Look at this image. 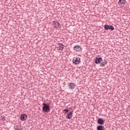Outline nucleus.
Segmentation results:
<instances>
[{"mask_svg":"<svg viewBox=\"0 0 130 130\" xmlns=\"http://www.w3.org/2000/svg\"><path fill=\"white\" fill-rule=\"evenodd\" d=\"M43 111H44L45 112H49L50 109V106L49 105L45 104V103H43Z\"/></svg>","mask_w":130,"mask_h":130,"instance_id":"obj_1","label":"nucleus"},{"mask_svg":"<svg viewBox=\"0 0 130 130\" xmlns=\"http://www.w3.org/2000/svg\"><path fill=\"white\" fill-rule=\"evenodd\" d=\"M81 59L79 57H74L73 59V62L75 64H79L80 63V61Z\"/></svg>","mask_w":130,"mask_h":130,"instance_id":"obj_2","label":"nucleus"},{"mask_svg":"<svg viewBox=\"0 0 130 130\" xmlns=\"http://www.w3.org/2000/svg\"><path fill=\"white\" fill-rule=\"evenodd\" d=\"M68 86L69 87V89L71 90H74L75 89V87H76V84H75L74 83H70L68 84Z\"/></svg>","mask_w":130,"mask_h":130,"instance_id":"obj_3","label":"nucleus"},{"mask_svg":"<svg viewBox=\"0 0 130 130\" xmlns=\"http://www.w3.org/2000/svg\"><path fill=\"white\" fill-rule=\"evenodd\" d=\"M53 26L55 29H57L59 27V22L57 21H53Z\"/></svg>","mask_w":130,"mask_h":130,"instance_id":"obj_4","label":"nucleus"},{"mask_svg":"<svg viewBox=\"0 0 130 130\" xmlns=\"http://www.w3.org/2000/svg\"><path fill=\"white\" fill-rule=\"evenodd\" d=\"M103 60V59H102V58H96L95 60V63H96V64H98V63H101Z\"/></svg>","mask_w":130,"mask_h":130,"instance_id":"obj_5","label":"nucleus"},{"mask_svg":"<svg viewBox=\"0 0 130 130\" xmlns=\"http://www.w3.org/2000/svg\"><path fill=\"white\" fill-rule=\"evenodd\" d=\"M73 49L75 50V51L79 52V51H81V47L77 45L73 47Z\"/></svg>","mask_w":130,"mask_h":130,"instance_id":"obj_6","label":"nucleus"},{"mask_svg":"<svg viewBox=\"0 0 130 130\" xmlns=\"http://www.w3.org/2000/svg\"><path fill=\"white\" fill-rule=\"evenodd\" d=\"M57 50H62L63 49V45L62 44H59L57 47Z\"/></svg>","mask_w":130,"mask_h":130,"instance_id":"obj_7","label":"nucleus"},{"mask_svg":"<svg viewBox=\"0 0 130 130\" xmlns=\"http://www.w3.org/2000/svg\"><path fill=\"white\" fill-rule=\"evenodd\" d=\"M72 117H73V112H70L69 113L67 114L66 118H67V119H71Z\"/></svg>","mask_w":130,"mask_h":130,"instance_id":"obj_8","label":"nucleus"},{"mask_svg":"<svg viewBox=\"0 0 130 130\" xmlns=\"http://www.w3.org/2000/svg\"><path fill=\"white\" fill-rule=\"evenodd\" d=\"M27 119V115L26 114H22L21 115V120L24 121Z\"/></svg>","mask_w":130,"mask_h":130,"instance_id":"obj_9","label":"nucleus"},{"mask_svg":"<svg viewBox=\"0 0 130 130\" xmlns=\"http://www.w3.org/2000/svg\"><path fill=\"white\" fill-rule=\"evenodd\" d=\"M98 123L99 124H103L104 123V120L102 118H100L98 120Z\"/></svg>","mask_w":130,"mask_h":130,"instance_id":"obj_10","label":"nucleus"},{"mask_svg":"<svg viewBox=\"0 0 130 130\" xmlns=\"http://www.w3.org/2000/svg\"><path fill=\"white\" fill-rule=\"evenodd\" d=\"M106 64H107V61L106 60L101 62V67H105Z\"/></svg>","mask_w":130,"mask_h":130,"instance_id":"obj_11","label":"nucleus"},{"mask_svg":"<svg viewBox=\"0 0 130 130\" xmlns=\"http://www.w3.org/2000/svg\"><path fill=\"white\" fill-rule=\"evenodd\" d=\"M126 3L125 0H119V4L120 5H124Z\"/></svg>","mask_w":130,"mask_h":130,"instance_id":"obj_12","label":"nucleus"},{"mask_svg":"<svg viewBox=\"0 0 130 130\" xmlns=\"http://www.w3.org/2000/svg\"><path fill=\"white\" fill-rule=\"evenodd\" d=\"M98 130H104V127L102 125H99L97 127Z\"/></svg>","mask_w":130,"mask_h":130,"instance_id":"obj_13","label":"nucleus"},{"mask_svg":"<svg viewBox=\"0 0 130 130\" xmlns=\"http://www.w3.org/2000/svg\"><path fill=\"white\" fill-rule=\"evenodd\" d=\"M109 28H110V25H108L107 24L105 25L104 28L105 29V30H108Z\"/></svg>","mask_w":130,"mask_h":130,"instance_id":"obj_14","label":"nucleus"},{"mask_svg":"<svg viewBox=\"0 0 130 130\" xmlns=\"http://www.w3.org/2000/svg\"><path fill=\"white\" fill-rule=\"evenodd\" d=\"M109 29H110V30H114V27L112 25H110Z\"/></svg>","mask_w":130,"mask_h":130,"instance_id":"obj_15","label":"nucleus"},{"mask_svg":"<svg viewBox=\"0 0 130 130\" xmlns=\"http://www.w3.org/2000/svg\"><path fill=\"white\" fill-rule=\"evenodd\" d=\"M63 111H65V113H68V112H69V110L64 109Z\"/></svg>","mask_w":130,"mask_h":130,"instance_id":"obj_16","label":"nucleus"},{"mask_svg":"<svg viewBox=\"0 0 130 130\" xmlns=\"http://www.w3.org/2000/svg\"><path fill=\"white\" fill-rule=\"evenodd\" d=\"M16 130H20V129H16Z\"/></svg>","mask_w":130,"mask_h":130,"instance_id":"obj_17","label":"nucleus"}]
</instances>
